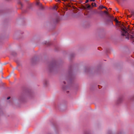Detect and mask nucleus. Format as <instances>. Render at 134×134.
Listing matches in <instances>:
<instances>
[{"mask_svg":"<svg viewBox=\"0 0 134 134\" xmlns=\"http://www.w3.org/2000/svg\"><path fill=\"white\" fill-rule=\"evenodd\" d=\"M122 30V35L126 36V38L129 39L130 38L133 40V43L134 44V34L130 35L128 32V29L124 26L121 28Z\"/></svg>","mask_w":134,"mask_h":134,"instance_id":"obj_1","label":"nucleus"},{"mask_svg":"<svg viewBox=\"0 0 134 134\" xmlns=\"http://www.w3.org/2000/svg\"><path fill=\"white\" fill-rule=\"evenodd\" d=\"M99 8L100 9H103L104 8H105L106 9H107V8H106V7H104V6H103L102 5H100L99 7Z\"/></svg>","mask_w":134,"mask_h":134,"instance_id":"obj_2","label":"nucleus"},{"mask_svg":"<svg viewBox=\"0 0 134 134\" xmlns=\"http://www.w3.org/2000/svg\"><path fill=\"white\" fill-rule=\"evenodd\" d=\"M92 5L93 7H96L97 6L96 4L95 3H92Z\"/></svg>","mask_w":134,"mask_h":134,"instance_id":"obj_3","label":"nucleus"},{"mask_svg":"<svg viewBox=\"0 0 134 134\" xmlns=\"http://www.w3.org/2000/svg\"><path fill=\"white\" fill-rule=\"evenodd\" d=\"M57 7L56 6H54L53 7V9H57Z\"/></svg>","mask_w":134,"mask_h":134,"instance_id":"obj_4","label":"nucleus"},{"mask_svg":"<svg viewBox=\"0 0 134 134\" xmlns=\"http://www.w3.org/2000/svg\"><path fill=\"white\" fill-rule=\"evenodd\" d=\"M115 21L117 23H118L119 22L116 19H115Z\"/></svg>","mask_w":134,"mask_h":134,"instance_id":"obj_5","label":"nucleus"},{"mask_svg":"<svg viewBox=\"0 0 134 134\" xmlns=\"http://www.w3.org/2000/svg\"><path fill=\"white\" fill-rule=\"evenodd\" d=\"M71 1H73L74 2H76V0H70Z\"/></svg>","mask_w":134,"mask_h":134,"instance_id":"obj_6","label":"nucleus"},{"mask_svg":"<svg viewBox=\"0 0 134 134\" xmlns=\"http://www.w3.org/2000/svg\"><path fill=\"white\" fill-rule=\"evenodd\" d=\"M88 1H89L88 0H86V1L85 3H87L88 2Z\"/></svg>","mask_w":134,"mask_h":134,"instance_id":"obj_7","label":"nucleus"},{"mask_svg":"<svg viewBox=\"0 0 134 134\" xmlns=\"http://www.w3.org/2000/svg\"><path fill=\"white\" fill-rule=\"evenodd\" d=\"M88 7L89 8H90L91 7V5H88Z\"/></svg>","mask_w":134,"mask_h":134,"instance_id":"obj_8","label":"nucleus"},{"mask_svg":"<svg viewBox=\"0 0 134 134\" xmlns=\"http://www.w3.org/2000/svg\"><path fill=\"white\" fill-rule=\"evenodd\" d=\"M10 98V97H8L7 98V99H9Z\"/></svg>","mask_w":134,"mask_h":134,"instance_id":"obj_9","label":"nucleus"},{"mask_svg":"<svg viewBox=\"0 0 134 134\" xmlns=\"http://www.w3.org/2000/svg\"><path fill=\"white\" fill-rule=\"evenodd\" d=\"M91 1H94L95 0H90Z\"/></svg>","mask_w":134,"mask_h":134,"instance_id":"obj_10","label":"nucleus"},{"mask_svg":"<svg viewBox=\"0 0 134 134\" xmlns=\"http://www.w3.org/2000/svg\"><path fill=\"white\" fill-rule=\"evenodd\" d=\"M20 4H21V5L22 6V4H21V3H20Z\"/></svg>","mask_w":134,"mask_h":134,"instance_id":"obj_11","label":"nucleus"},{"mask_svg":"<svg viewBox=\"0 0 134 134\" xmlns=\"http://www.w3.org/2000/svg\"><path fill=\"white\" fill-rule=\"evenodd\" d=\"M104 12H105V13H106V11H105Z\"/></svg>","mask_w":134,"mask_h":134,"instance_id":"obj_12","label":"nucleus"}]
</instances>
